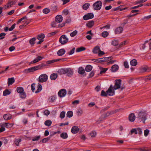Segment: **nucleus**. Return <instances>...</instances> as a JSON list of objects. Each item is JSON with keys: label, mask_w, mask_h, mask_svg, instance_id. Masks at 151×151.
<instances>
[{"label": "nucleus", "mask_w": 151, "mask_h": 151, "mask_svg": "<svg viewBox=\"0 0 151 151\" xmlns=\"http://www.w3.org/2000/svg\"><path fill=\"white\" fill-rule=\"evenodd\" d=\"M115 89L112 85H111L109 89L106 92L104 91L103 90H102L101 93V95L103 96H113L115 94Z\"/></svg>", "instance_id": "nucleus-1"}, {"label": "nucleus", "mask_w": 151, "mask_h": 151, "mask_svg": "<svg viewBox=\"0 0 151 151\" xmlns=\"http://www.w3.org/2000/svg\"><path fill=\"white\" fill-rule=\"evenodd\" d=\"M58 72L61 74H66L68 76H72L73 72V70L70 68L61 69Z\"/></svg>", "instance_id": "nucleus-2"}, {"label": "nucleus", "mask_w": 151, "mask_h": 151, "mask_svg": "<svg viewBox=\"0 0 151 151\" xmlns=\"http://www.w3.org/2000/svg\"><path fill=\"white\" fill-rule=\"evenodd\" d=\"M41 67V66L40 65H39L26 69L23 71V72L24 73H28L32 72L38 70L40 69Z\"/></svg>", "instance_id": "nucleus-3"}, {"label": "nucleus", "mask_w": 151, "mask_h": 151, "mask_svg": "<svg viewBox=\"0 0 151 151\" xmlns=\"http://www.w3.org/2000/svg\"><path fill=\"white\" fill-rule=\"evenodd\" d=\"M102 3L100 1H96L93 5V9L94 10H99L101 8Z\"/></svg>", "instance_id": "nucleus-4"}, {"label": "nucleus", "mask_w": 151, "mask_h": 151, "mask_svg": "<svg viewBox=\"0 0 151 151\" xmlns=\"http://www.w3.org/2000/svg\"><path fill=\"white\" fill-rule=\"evenodd\" d=\"M48 78V76L46 74H41L39 76V81L41 83L45 82L47 81Z\"/></svg>", "instance_id": "nucleus-5"}, {"label": "nucleus", "mask_w": 151, "mask_h": 151, "mask_svg": "<svg viewBox=\"0 0 151 151\" xmlns=\"http://www.w3.org/2000/svg\"><path fill=\"white\" fill-rule=\"evenodd\" d=\"M139 119L145 123V120L146 119L147 114L145 112H140L138 114Z\"/></svg>", "instance_id": "nucleus-6"}, {"label": "nucleus", "mask_w": 151, "mask_h": 151, "mask_svg": "<svg viewBox=\"0 0 151 151\" xmlns=\"http://www.w3.org/2000/svg\"><path fill=\"white\" fill-rule=\"evenodd\" d=\"M68 39L66 35H63L59 39L60 42L62 45L66 44L68 41Z\"/></svg>", "instance_id": "nucleus-7"}, {"label": "nucleus", "mask_w": 151, "mask_h": 151, "mask_svg": "<svg viewBox=\"0 0 151 151\" xmlns=\"http://www.w3.org/2000/svg\"><path fill=\"white\" fill-rule=\"evenodd\" d=\"M121 80L120 79L115 80V83L113 88L114 89L116 90L121 88Z\"/></svg>", "instance_id": "nucleus-8"}, {"label": "nucleus", "mask_w": 151, "mask_h": 151, "mask_svg": "<svg viewBox=\"0 0 151 151\" xmlns=\"http://www.w3.org/2000/svg\"><path fill=\"white\" fill-rule=\"evenodd\" d=\"M94 17L93 14L91 13H88L84 15L83 17L84 20H88V19H92Z\"/></svg>", "instance_id": "nucleus-9"}, {"label": "nucleus", "mask_w": 151, "mask_h": 151, "mask_svg": "<svg viewBox=\"0 0 151 151\" xmlns=\"http://www.w3.org/2000/svg\"><path fill=\"white\" fill-rule=\"evenodd\" d=\"M0 125L2 126L4 128H5L6 127V128H9L13 126L14 124L11 123L3 122L0 123Z\"/></svg>", "instance_id": "nucleus-10"}, {"label": "nucleus", "mask_w": 151, "mask_h": 151, "mask_svg": "<svg viewBox=\"0 0 151 151\" xmlns=\"http://www.w3.org/2000/svg\"><path fill=\"white\" fill-rule=\"evenodd\" d=\"M16 2L15 1H9L7 4L4 6V8L6 9L7 8L11 7L14 5L16 3Z\"/></svg>", "instance_id": "nucleus-11"}, {"label": "nucleus", "mask_w": 151, "mask_h": 151, "mask_svg": "<svg viewBox=\"0 0 151 151\" xmlns=\"http://www.w3.org/2000/svg\"><path fill=\"white\" fill-rule=\"evenodd\" d=\"M66 94V91L65 89H62L60 90L58 93L59 96L60 97L65 96Z\"/></svg>", "instance_id": "nucleus-12"}, {"label": "nucleus", "mask_w": 151, "mask_h": 151, "mask_svg": "<svg viewBox=\"0 0 151 151\" xmlns=\"http://www.w3.org/2000/svg\"><path fill=\"white\" fill-rule=\"evenodd\" d=\"M44 37L45 35L43 34H41L38 35L37 36V38L40 41L38 42L37 44H40L42 43L43 41V40Z\"/></svg>", "instance_id": "nucleus-13"}, {"label": "nucleus", "mask_w": 151, "mask_h": 151, "mask_svg": "<svg viewBox=\"0 0 151 151\" xmlns=\"http://www.w3.org/2000/svg\"><path fill=\"white\" fill-rule=\"evenodd\" d=\"M108 60L107 58H101L93 59V60L96 62L101 63L103 62L106 61Z\"/></svg>", "instance_id": "nucleus-14"}, {"label": "nucleus", "mask_w": 151, "mask_h": 151, "mask_svg": "<svg viewBox=\"0 0 151 151\" xmlns=\"http://www.w3.org/2000/svg\"><path fill=\"white\" fill-rule=\"evenodd\" d=\"M44 58V56H38L37 58H35L34 60H33L30 62V64H32L36 63L41 60Z\"/></svg>", "instance_id": "nucleus-15"}, {"label": "nucleus", "mask_w": 151, "mask_h": 151, "mask_svg": "<svg viewBox=\"0 0 151 151\" xmlns=\"http://www.w3.org/2000/svg\"><path fill=\"white\" fill-rule=\"evenodd\" d=\"M3 117L5 120L8 121L12 119V116L10 114H7L4 115Z\"/></svg>", "instance_id": "nucleus-16"}, {"label": "nucleus", "mask_w": 151, "mask_h": 151, "mask_svg": "<svg viewBox=\"0 0 151 151\" xmlns=\"http://www.w3.org/2000/svg\"><path fill=\"white\" fill-rule=\"evenodd\" d=\"M66 60V59L65 58H62L60 59H53L50 60L48 61L47 62V63L50 64L52 63H53L55 62L58 61L60 60H61L62 61H64Z\"/></svg>", "instance_id": "nucleus-17"}, {"label": "nucleus", "mask_w": 151, "mask_h": 151, "mask_svg": "<svg viewBox=\"0 0 151 151\" xmlns=\"http://www.w3.org/2000/svg\"><path fill=\"white\" fill-rule=\"evenodd\" d=\"M79 130V128L77 126H74L72 127L71 132L73 134H76L78 132Z\"/></svg>", "instance_id": "nucleus-18"}, {"label": "nucleus", "mask_w": 151, "mask_h": 151, "mask_svg": "<svg viewBox=\"0 0 151 151\" xmlns=\"http://www.w3.org/2000/svg\"><path fill=\"white\" fill-rule=\"evenodd\" d=\"M63 20V17L61 15L57 16L55 18V21L57 22L60 23Z\"/></svg>", "instance_id": "nucleus-19"}, {"label": "nucleus", "mask_w": 151, "mask_h": 151, "mask_svg": "<svg viewBox=\"0 0 151 151\" xmlns=\"http://www.w3.org/2000/svg\"><path fill=\"white\" fill-rule=\"evenodd\" d=\"M115 113L114 111H111L108 112L104 114L103 115L102 117L104 118L106 117L110 116L112 114Z\"/></svg>", "instance_id": "nucleus-20"}, {"label": "nucleus", "mask_w": 151, "mask_h": 151, "mask_svg": "<svg viewBox=\"0 0 151 151\" xmlns=\"http://www.w3.org/2000/svg\"><path fill=\"white\" fill-rule=\"evenodd\" d=\"M65 52V51L64 49H61L58 51L57 54L59 56L63 55Z\"/></svg>", "instance_id": "nucleus-21"}, {"label": "nucleus", "mask_w": 151, "mask_h": 151, "mask_svg": "<svg viewBox=\"0 0 151 151\" xmlns=\"http://www.w3.org/2000/svg\"><path fill=\"white\" fill-rule=\"evenodd\" d=\"M119 66L115 64L111 67V70L113 72H116L119 69Z\"/></svg>", "instance_id": "nucleus-22"}, {"label": "nucleus", "mask_w": 151, "mask_h": 151, "mask_svg": "<svg viewBox=\"0 0 151 151\" xmlns=\"http://www.w3.org/2000/svg\"><path fill=\"white\" fill-rule=\"evenodd\" d=\"M129 121L133 122L135 120V116L133 113L130 114L129 116Z\"/></svg>", "instance_id": "nucleus-23"}, {"label": "nucleus", "mask_w": 151, "mask_h": 151, "mask_svg": "<svg viewBox=\"0 0 151 151\" xmlns=\"http://www.w3.org/2000/svg\"><path fill=\"white\" fill-rule=\"evenodd\" d=\"M15 81L14 78H9L8 79V86L13 84Z\"/></svg>", "instance_id": "nucleus-24"}, {"label": "nucleus", "mask_w": 151, "mask_h": 151, "mask_svg": "<svg viewBox=\"0 0 151 151\" xmlns=\"http://www.w3.org/2000/svg\"><path fill=\"white\" fill-rule=\"evenodd\" d=\"M100 48L99 47L96 46L93 49L92 51L94 54H98L100 51Z\"/></svg>", "instance_id": "nucleus-25"}, {"label": "nucleus", "mask_w": 151, "mask_h": 151, "mask_svg": "<svg viewBox=\"0 0 151 151\" xmlns=\"http://www.w3.org/2000/svg\"><path fill=\"white\" fill-rule=\"evenodd\" d=\"M123 28L122 27H119L116 28L115 30V32L116 34H120L123 31Z\"/></svg>", "instance_id": "nucleus-26"}, {"label": "nucleus", "mask_w": 151, "mask_h": 151, "mask_svg": "<svg viewBox=\"0 0 151 151\" xmlns=\"http://www.w3.org/2000/svg\"><path fill=\"white\" fill-rule=\"evenodd\" d=\"M17 91L19 94L24 92V88L22 87H18L17 88Z\"/></svg>", "instance_id": "nucleus-27"}, {"label": "nucleus", "mask_w": 151, "mask_h": 151, "mask_svg": "<svg viewBox=\"0 0 151 151\" xmlns=\"http://www.w3.org/2000/svg\"><path fill=\"white\" fill-rule=\"evenodd\" d=\"M42 85L39 83L38 84L37 90L35 91V93H38L40 92L42 90Z\"/></svg>", "instance_id": "nucleus-28"}, {"label": "nucleus", "mask_w": 151, "mask_h": 151, "mask_svg": "<svg viewBox=\"0 0 151 151\" xmlns=\"http://www.w3.org/2000/svg\"><path fill=\"white\" fill-rule=\"evenodd\" d=\"M94 24V22L93 21H90L88 23L86 24L87 27L89 28L91 27Z\"/></svg>", "instance_id": "nucleus-29"}, {"label": "nucleus", "mask_w": 151, "mask_h": 151, "mask_svg": "<svg viewBox=\"0 0 151 151\" xmlns=\"http://www.w3.org/2000/svg\"><path fill=\"white\" fill-rule=\"evenodd\" d=\"M11 91L8 89L5 90L3 92V96H6L10 94Z\"/></svg>", "instance_id": "nucleus-30"}, {"label": "nucleus", "mask_w": 151, "mask_h": 151, "mask_svg": "<svg viewBox=\"0 0 151 151\" xmlns=\"http://www.w3.org/2000/svg\"><path fill=\"white\" fill-rule=\"evenodd\" d=\"M58 77L57 75L55 73L52 74L50 76V78L51 80H55Z\"/></svg>", "instance_id": "nucleus-31"}, {"label": "nucleus", "mask_w": 151, "mask_h": 151, "mask_svg": "<svg viewBox=\"0 0 151 151\" xmlns=\"http://www.w3.org/2000/svg\"><path fill=\"white\" fill-rule=\"evenodd\" d=\"M78 72L80 74H83L85 72V70L83 68L80 67L78 69Z\"/></svg>", "instance_id": "nucleus-32"}, {"label": "nucleus", "mask_w": 151, "mask_h": 151, "mask_svg": "<svg viewBox=\"0 0 151 151\" xmlns=\"http://www.w3.org/2000/svg\"><path fill=\"white\" fill-rule=\"evenodd\" d=\"M92 69V66L90 65H88L86 67L85 70L87 72H90Z\"/></svg>", "instance_id": "nucleus-33"}, {"label": "nucleus", "mask_w": 151, "mask_h": 151, "mask_svg": "<svg viewBox=\"0 0 151 151\" xmlns=\"http://www.w3.org/2000/svg\"><path fill=\"white\" fill-rule=\"evenodd\" d=\"M90 4L89 3H86L83 5L82 8L84 10H87Z\"/></svg>", "instance_id": "nucleus-34"}, {"label": "nucleus", "mask_w": 151, "mask_h": 151, "mask_svg": "<svg viewBox=\"0 0 151 151\" xmlns=\"http://www.w3.org/2000/svg\"><path fill=\"white\" fill-rule=\"evenodd\" d=\"M100 74H102L105 73L106 71L108 70V68H104L102 67H100Z\"/></svg>", "instance_id": "nucleus-35"}, {"label": "nucleus", "mask_w": 151, "mask_h": 151, "mask_svg": "<svg viewBox=\"0 0 151 151\" xmlns=\"http://www.w3.org/2000/svg\"><path fill=\"white\" fill-rule=\"evenodd\" d=\"M131 65L132 66H135L137 64V62L135 59H133L130 62Z\"/></svg>", "instance_id": "nucleus-36"}, {"label": "nucleus", "mask_w": 151, "mask_h": 151, "mask_svg": "<svg viewBox=\"0 0 151 151\" xmlns=\"http://www.w3.org/2000/svg\"><path fill=\"white\" fill-rule=\"evenodd\" d=\"M60 137L64 139H66L68 137V134L66 133L63 132L60 135Z\"/></svg>", "instance_id": "nucleus-37"}, {"label": "nucleus", "mask_w": 151, "mask_h": 151, "mask_svg": "<svg viewBox=\"0 0 151 151\" xmlns=\"http://www.w3.org/2000/svg\"><path fill=\"white\" fill-rule=\"evenodd\" d=\"M86 48L83 47H81L79 48H77L76 50V52H79L81 51L85 50H86Z\"/></svg>", "instance_id": "nucleus-38"}, {"label": "nucleus", "mask_w": 151, "mask_h": 151, "mask_svg": "<svg viewBox=\"0 0 151 151\" xmlns=\"http://www.w3.org/2000/svg\"><path fill=\"white\" fill-rule=\"evenodd\" d=\"M21 139L20 138L16 139L15 140L14 142L15 144L17 146H19V143L21 142Z\"/></svg>", "instance_id": "nucleus-39"}, {"label": "nucleus", "mask_w": 151, "mask_h": 151, "mask_svg": "<svg viewBox=\"0 0 151 151\" xmlns=\"http://www.w3.org/2000/svg\"><path fill=\"white\" fill-rule=\"evenodd\" d=\"M19 96L21 99H25L26 97L27 96L26 93L24 92H23L19 94Z\"/></svg>", "instance_id": "nucleus-40"}, {"label": "nucleus", "mask_w": 151, "mask_h": 151, "mask_svg": "<svg viewBox=\"0 0 151 151\" xmlns=\"http://www.w3.org/2000/svg\"><path fill=\"white\" fill-rule=\"evenodd\" d=\"M78 32L77 30H75L70 33V35L71 37H74L77 35Z\"/></svg>", "instance_id": "nucleus-41"}, {"label": "nucleus", "mask_w": 151, "mask_h": 151, "mask_svg": "<svg viewBox=\"0 0 151 151\" xmlns=\"http://www.w3.org/2000/svg\"><path fill=\"white\" fill-rule=\"evenodd\" d=\"M96 132L95 131H93L91 132L89 134V135L91 137H96Z\"/></svg>", "instance_id": "nucleus-42"}, {"label": "nucleus", "mask_w": 151, "mask_h": 151, "mask_svg": "<svg viewBox=\"0 0 151 151\" xmlns=\"http://www.w3.org/2000/svg\"><path fill=\"white\" fill-rule=\"evenodd\" d=\"M36 40L35 37H34L31 39L29 40V43L31 45H34L35 43V42Z\"/></svg>", "instance_id": "nucleus-43"}, {"label": "nucleus", "mask_w": 151, "mask_h": 151, "mask_svg": "<svg viewBox=\"0 0 151 151\" xmlns=\"http://www.w3.org/2000/svg\"><path fill=\"white\" fill-rule=\"evenodd\" d=\"M102 36L104 38L108 36L109 33L107 31H104L102 33Z\"/></svg>", "instance_id": "nucleus-44"}, {"label": "nucleus", "mask_w": 151, "mask_h": 151, "mask_svg": "<svg viewBox=\"0 0 151 151\" xmlns=\"http://www.w3.org/2000/svg\"><path fill=\"white\" fill-rule=\"evenodd\" d=\"M52 124V122L51 120H47L45 122V125L47 126H50Z\"/></svg>", "instance_id": "nucleus-45"}, {"label": "nucleus", "mask_w": 151, "mask_h": 151, "mask_svg": "<svg viewBox=\"0 0 151 151\" xmlns=\"http://www.w3.org/2000/svg\"><path fill=\"white\" fill-rule=\"evenodd\" d=\"M128 42L129 41L128 40H125L124 41V42L121 43L119 45L120 46L122 47L126 45L127 44Z\"/></svg>", "instance_id": "nucleus-46"}, {"label": "nucleus", "mask_w": 151, "mask_h": 151, "mask_svg": "<svg viewBox=\"0 0 151 151\" xmlns=\"http://www.w3.org/2000/svg\"><path fill=\"white\" fill-rule=\"evenodd\" d=\"M73 115V113L72 111H68L67 112V114H66V116H67V117H69V118L71 117H72Z\"/></svg>", "instance_id": "nucleus-47"}, {"label": "nucleus", "mask_w": 151, "mask_h": 151, "mask_svg": "<svg viewBox=\"0 0 151 151\" xmlns=\"http://www.w3.org/2000/svg\"><path fill=\"white\" fill-rule=\"evenodd\" d=\"M43 12L45 14H47L48 13L50 12V10L47 8L44 9L43 10Z\"/></svg>", "instance_id": "nucleus-48"}, {"label": "nucleus", "mask_w": 151, "mask_h": 151, "mask_svg": "<svg viewBox=\"0 0 151 151\" xmlns=\"http://www.w3.org/2000/svg\"><path fill=\"white\" fill-rule=\"evenodd\" d=\"M65 112L64 111H62L60 114V117L62 119L64 118L65 115Z\"/></svg>", "instance_id": "nucleus-49"}, {"label": "nucleus", "mask_w": 151, "mask_h": 151, "mask_svg": "<svg viewBox=\"0 0 151 151\" xmlns=\"http://www.w3.org/2000/svg\"><path fill=\"white\" fill-rule=\"evenodd\" d=\"M40 137V135L36 136L32 139L33 141H37L39 140Z\"/></svg>", "instance_id": "nucleus-50"}, {"label": "nucleus", "mask_w": 151, "mask_h": 151, "mask_svg": "<svg viewBox=\"0 0 151 151\" xmlns=\"http://www.w3.org/2000/svg\"><path fill=\"white\" fill-rule=\"evenodd\" d=\"M131 134H132L134 133L135 134H138L137 129H133L131 131Z\"/></svg>", "instance_id": "nucleus-51"}, {"label": "nucleus", "mask_w": 151, "mask_h": 151, "mask_svg": "<svg viewBox=\"0 0 151 151\" xmlns=\"http://www.w3.org/2000/svg\"><path fill=\"white\" fill-rule=\"evenodd\" d=\"M143 79L146 81H148L151 80V75L144 77L143 78Z\"/></svg>", "instance_id": "nucleus-52"}, {"label": "nucleus", "mask_w": 151, "mask_h": 151, "mask_svg": "<svg viewBox=\"0 0 151 151\" xmlns=\"http://www.w3.org/2000/svg\"><path fill=\"white\" fill-rule=\"evenodd\" d=\"M50 139V138L47 137L43 139L42 140L43 143H45L48 142Z\"/></svg>", "instance_id": "nucleus-53"}, {"label": "nucleus", "mask_w": 151, "mask_h": 151, "mask_svg": "<svg viewBox=\"0 0 151 151\" xmlns=\"http://www.w3.org/2000/svg\"><path fill=\"white\" fill-rule=\"evenodd\" d=\"M118 44V41L115 40H112L111 42V44L114 46L117 45Z\"/></svg>", "instance_id": "nucleus-54"}, {"label": "nucleus", "mask_w": 151, "mask_h": 151, "mask_svg": "<svg viewBox=\"0 0 151 151\" xmlns=\"http://www.w3.org/2000/svg\"><path fill=\"white\" fill-rule=\"evenodd\" d=\"M150 132V131L148 129H146L144 130V135L145 137H147V136L148 134Z\"/></svg>", "instance_id": "nucleus-55"}, {"label": "nucleus", "mask_w": 151, "mask_h": 151, "mask_svg": "<svg viewBox=\"0 0 151 151\" xmlns=\"http://www.w3.org/2000/svg\"><path fill=\"white\" fill-rule=\"evenodd\" d=\"M151 18V14L147 16L144 17L142 19V20H147Z\"/></svg>", "instance_id": "nucleus-56"}, {"label": "nucleus", "mask_w": 151, "mask_h": 151, "mask_svg": "<svg viewBox=\"0 0 151 151\" xmlns=\"http://www.w3.org/2000/svg\"><path fill=\"white\" fill-rule=\"evenodd\" d=\"M27 19V17L26 16H24V17H23L22 18L20 19H19L18 20V21H17V24L20 23V22L22 21L23 20L25 19Z\"/></svg>", "instance_id": "nucleus-57"}, {"label": "nucleus", "mask_w": 151, "mask_h": 151, "mask_svg": "<svg viewBox=\"0 0 151 151\" xmlns=\"http://www.w3.org/2000/svg\"><path fill=\"white\" fill-rule=\"evenodd\" d=\"M75 48H73L68 53V54L69 55H71L73 54L75 51Z\"/></svg>", "instance_id": "nucleus-58"}, {"label": "nucleus", "mask_w": 151, "mask_h": 151, "mask_svg": "<svg viewBox=\"0 0 151 151\" xmlns=\"http://www.w3.org/2000/svg\"><path fill=\"white\" fill-rule=\"evenodd\" d=\"M122 6H120L118 7L117 8H116V9H119L120 10V11H122L125 10L127 8H126V7L124 8H122Z\"/></svg>", "instance_id": "nucleus-59"}, {"label": "nucleus", "mask_w": 151, "mask_h": 151, "mask_svg": "<svg viewBox=\"0 0 151 151\" xmlns=\"http://www.w3.org/2000/svg\"><path fill=\"white\" fill-rule=\"evenodd\" d=\"M68 11L67 9H65L63 12V14L65 15H67L68 13Z\"/></svg>", "instance_id": "nucleus-60"}, {"label": "nucleus", "mask_w": 151, "mask_h": 151, "mask_svg": "<svg viewBox=\"0 0 151 151\" xmlns=\"http://www.w3.org/2000/svg\"><path fill=\"white\" fill-rule=\"evenodd\" d=\"M50 111H49L47 110H45L44 112V114L47 116L50 114Z\"/></svg>", "instance_id": "nucleus-61"}, {"label": "nucleus", "mask_w": 151, "mask_h": 151, "mask_svg": "<svg viewBox=\"0 0 151 151\" xmlns=\"http://www.w3.org/2000/svg\"><path fill=\"white\" fill-rule=\"evenodd\" d=\"M35 84L34 83L32 84L31 86V90L32 92H34L35 90Z\"/></svg>", "instance_id": "nucleus-62"}, {"label": "nucleus", "mask_w": 151, "mask_h": 151, "mask_svg": "<svg viewBox=\"0 0 151 151\" xmlns=\"http://www.w3.org/2000/svg\"><path fill=\"white\" fill-rule=\"evenodd\" d=\"M79 103V100H76L73 101L72 103V104L73 105H77Z\"/></svg>", "instance_id": "nucleus-63"}, {"label": "nucleus", "mask_w": 151, "mask_h": 151, "mask_svg": "<svg viewBox=\"0 0 151 151\" xmlns=\"http://www.w3.org/2000/svg\"><path fill=\"white\" fill-rule=\"evenodd\" d=\"M16 26L15 24H13L11 27L10 28H9V30L10 31L12 30Z\"/></svg>", "instance_id": "nucleus-64"}]
</instances>
